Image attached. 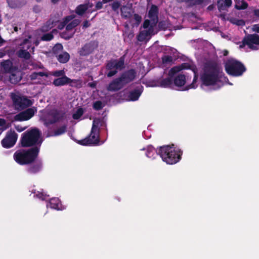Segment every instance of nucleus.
<instances>
[{
    "label": "nucleus",
    "instance_id": "16",
    "mask_svg": "<svg viewBox=\"0 0 259 259\" xmlns=\"http://www.w3.org/2000/svg\"><path fill=\"white\" fill-rule=\"evenodd\" d=\"M158 7L155 5H152L148 12V17L151 19V24L155 26L157 23L158 19Z\"/></svg>",
    "mask_w": 259,
    "mask_h": 259
},
{
    "label": "nucleus",
    "instance_id": "5",
    "mask_svg": "<svg viewBox=\"0 0 259 259\" xmlns=\"http://www.w3.org/2000/svg\"><path fill=\"white\" fill-rule=\"evenodd\" d=\"M66 117V112L61 109H52L46 111L40 117L41 120L43 122L44 125L49 127L57 122L64 120Z\"/></svg>",
    "mask_w": 259,
    "mask_h": 259
},
{
    "label": "nucleus",
    "instance_id": "7",
    "mask_svg": "<svg viewBox=\"0 0 259 259\" xmlns=\"http://www.w3.org/2000/svg\"><path fill=\"white\" fill-rule=\"evenodd\" d=\"M225 69L229 75L233 76H241L246 70L241 62L233 58L229 59L226 62Z\"/></svg>",
    "mask_w": 259,
    "mask_h": 259
},
{
    "label": "nucleus",
    "instance_id": "50",
    "mask_svg": "<svg viewBox=\"0 0 259 259\" xmlns=\"http://www.w3.org/2000/svg\"><path fill=\"white\" fill-rule=\"evenodd\" d=\"M74 16L73 15H69L65 17L63 19V27H64L66 25H67L70 21H71L74 19Z\"/></svg>",
    "mask_w": 259,
    "mask_h": 259
},
{
    "label": "nucleus",
    "instance_id": "9",
    "mask_svg": "<svg viewBox=\"0 0 259 259\" xmlns=\"http://www.w3.org/2000/svg\"><path fill=\"white\" fill-rule=\"evenodd\" d=\"M125 55L121 56L118 60L111 59L107 61L106 65V68L109 70L107 73L108 77H111L116 74L118 70H122L125 67Z\"/></svg>",
    "mask_w": 259,
    "mask_h": 259
},
{
    "label": "nucleus",
    "instance_id": "4",
    "mask_svg": "<svg viewBox=\"0 0 259 259\" xmlns=\"http://www.w3.org/2000/svg\"><path fill=\"white\" fill-rule=\"evenodd\" d=\"M158 153L167 164H174L181 159L183 151L181 149H175L172 147L165 145L159 148Z\"/></svg>",
    "mask_w": 259,
    "mask_h": 259
},
{
    "label": "nucleus",
    "instance_id": "45",
    "mask_svg": "<svg viewBox=\"0 0 259 259\" xmlns=\"http://www.w3.org/2000/svg\"><path fill=\"white\" fill-rule=\"evenodd\" d=\"M121 6V3L120 2L116 1L113 2V3L111 4V6L112 8V10L114 12H118V10L119 8V7Z\"/></svg>",
    "mask_w": 259,
    "mask_h": 259
},
{
    "label": "nucleus",
    "instance_id": "44",
    "mask_svg": "<svg viewBox=\"0 0 259 259\" xmlns=\"http://www.w3.org/2000/svg\"><path fill=\"white\" fill-rule=\"evenodd\" d=\"M133 20L135 22L134 25L138 26L142 21V17L138 14L134 15Z\"/></svg>",
    "mask_w": 259,
    "mask_h": 259
},
{
    "label": "nucleus",
    "instance_id": "28",
    "mask_svg": "<svg viewBox=\"0 0 259 259\" xmlns=\"http://www.w3.org/2000/svg\"><path fill=\"white\" fill-rule=\"evenodd\" d=\"M158 155V150H156L153 146H148L147 149L146 155L150 158L154 159L155 156Z\"/></svg>",
    "mask_w": 259,
    "mask_h": 259
},
{
    "label": "nucleus",
    "instance_id": "40",
    "mask_svg": "<svg viewBox=\"0 0 259 259\" xmlns=\"http://www.w3.org/2000/svg\"><path fill=\"white\" fill-rule=\"evenodd\" d=\"M104 107L102 102L101 101H97L93 103V108L97 111L101 110Z\"/></svg>",
    "mask_w": 259,
    "mask_h": 259
},
{
    "label": "nucleus",
    "instance_id": "6",
    "mask_svg": "<svg viewBox=\"0 0 259 259\" xmlns=\"http://www.w3.org/2000/svg\"><path fill=\"white\" fill-rule=\"evenodd\" d=\"M100 119L94 120L90 135L85 138L79 140L78 143L83 146H97L100 144Z\"/></svg>",
    "mask_w": 259,
    "mask_h": 259
},
{
    "label": "nucleus",
    "instance_id": "25",
    "mask_svg": "<svg viewBox=\"0 0 259 259\" xmlns=\"http://www.w3.org/2000/svg\"><path fill=\"white\" fill-rule=\"evenodd\" d=\"M142 93V91L140 89H135L129 93L128 98L130 100L135 101L138 100Z\"/></svg>",
    "mask_w": 259,
    "mask_h": 259
},
{
    "label": "nucleus",
    "instance_id": "20",
    "mask_svg": "<svg viewBox=\"0 0 259 259\" xmlns=\"http://www.w3.org/2000/svg\"><path fill=\"white\" fill-rule=\"evenodd\" d=\"M69 77L66 75L55 79L53 81V84L56 87L63 86L68 83Z\"/></svg>",
    "mask_w": 259,
    "mask_h": 259
},
{
    "label": "nucleus",
    "instance_id": "37",
    "mask_svg": "<svg viewBox=\"0 0 259 259\" xmlns=\"http://www.w3.org/2000/svg\"><path fill=\"white\" fill-rule=\"evenodd\" d=\"M56 29H53L52 32L47 33L42 35L41 37V40L43 41H50L54 38V35L52 33L53 31H56Z\"/></svg>",
    "mask_w": 259,
    "mask_h": 259
},
{
    "label": "nucleus",
    "instance_id": "42",
    "mask_svg": "<svg viewBox=\"0 0 259 259\" xmlns=\"http://www.w3.org/2000/svg\"><path fill=\"white\" fill-rule=\"evenodd\" d=\"M51 74L54 76L60 77L65 75L64 70H56L51 73Z\"/></svg>",
    "mask_w": 259,
    "mask_h": 259
},
{
    "label": "nucleus",
    "instance_id": "30",
    "mask_svg": "<svg viewBox=\"0 0 259 259\" xmlns=\"http://www.w3.org/2000/svg\"><path fill=\"white\" fill-rule=\"evenodd\" d=\"M50 206L52 208L59 210L61 206L60 200L58 198H53L49 201Z\"/></svg>",
    "mask_w": 259,
    "mask_h": 259
},
{
    "label": "nucleus",
    "instance_id": "33",
    "mask_svg": "<svg viewBox=\"0 0 259 259\" xmlns=\"http://www.w3.org/2000/svg\"><path fill=\"white\" fill-rule=\"evenodd\" d=\"M80 23V21L79 19H73L69 23L66 25V30L69 31L72 30L74 28L78 26Z\"/></svg>",
    "mask_w": 259,
    "mask_h": 259
},
{
    "label": "nucleus",
    "instance_id": "29",
    "mask_svg": "<svg viewBox=\"0 0 259 259\" xmlns=\"http://www.w3.org/2000/svg\"><path fill=\"white\" fill-rule=\"evenodd\" d=\"M67 131V125L64 124L59 127L57 129L54 130L51 134V136H58L64 134Z\"/></svg>",
    "mask_w": 259,
    "mask_h": 259
},
{
    "label": "nucleus",
    "instance_id": "57",
    "mask_svg": "<svg viewBox=\"0 0 259 259\" xmlns=\"http://www.w3.org/2000/svg\"><path fill=\"white\" fill-rule=\"evenodd\" d=\"M37 72H34L32 73L30 75V78L31 80H35L38 78Z\"/></svg>",
    "mask_w": 259,
    "mask_h": 259
},
{
    "label": "nucleus",
    "instance_id": "58",
    "mask_svg": "<svg viewBox=\"0 0 259 259\" xmlns=\"http://www.w3.org/2000/svg\"><path fill=\"white\" fill-rule=\"evenodd\" d=\"M103 2H97L96 5V6H95L96 10H100V9H102L103 7Z\"/></svg>",
    "mask_w": 259,
    "mask_h": 259
},
{
    "label": "nucleus",
    "instance_id": "62",
    "mask_svg": "<svg viewBox=\"0 0 259 259\" xmlns=\"http://www.w3.org/2000/svg\"><path fill=\"white\" fill-rule=\"evenodd\" d=\"M37 74L38 76H41V77L46 76V77H48V73H46V72H37Z\"/></svg>",
    "mask_w": 259,
    "mask_h": 259
},
{
    "label": "nucleus",
    "instance_id": "51",
    "mask_svg": "<svg viewBox=\"0 0 259 259\" xmlns=\"http://www.w3.org/2000/svg\"><path fill=\"white\" fill-rule=\"evenodd\" d=\"M20 80V78L16 77V75L12 74L10 76V81L12 83L16 84Z\"/></svg>",
    "mask_w": 259,
    "mask_h": 259
},
{
    "label": "nucleus",
    "instance_id": "59",
    "mask_svg": "<svg viewBox=\"0 0 259 259\" xmlns=\"http://www.w3.org/2000/svg\"><path fill=\"white\" fill-rule=\"evenodd\" d=\"M15 128L18 132H21L26 129V127H23L21 125H18L15 126Z\"/></svg>",
    "mask_w": 259,
    "mask_h": 259
},
{
    "label": "nucleus",
    "instance_id": "2",
    "mask_svg": "<svg viewBox=\"0 0 259 259\" xmlns=\"http://www.w3.org/2000/svg\"><path fill=\"white\" fill-rule=\"evenodd\" d=\"M42 143L41 133L37 128L28 130L24 132L20 141L22 147H38L39 151Z\"/></svg>",
    "mask_w": 259,
    "mask_h": 259
},
{
    "label": "nucleus",
    "instance_id": "23",
    "mask_svg": "<svg viewBox=\"0 0 259 259\" xmlns=\"http://www.w3.org/2000/svg\"><path fill=\"white\" fill-rule=\"evenodd\" d=\"M192 71L194 74L193 81L190 84H189L187 86H186L185 87V89L183 90L186 91V90H188L190 89H195L197 87V85L196 84V83L198 80V74L197 73V68H196V66H195V67H194L192 69Z\"/></svg>",
    "mask_w": 259,
    "mask_h": 259
},
{
    "label": "nucleus",
    "instance_id": "22",
    "mask_svg": "<svg viewBox=\"0 0 259 259\" xmlns=\"http://www.w3.org/2000/svg\"><path fill=\"white\" fill-rule=\"evenodd\" d=\"M175 86L182 87L186 83V77L184 74H179L174 78V83Z\"/></svg>",
    "mask_w": 259,
    "mask_h": 259
},
{
    "label": "nucleus",
    "instance_id": "12",
    "mask_svg": "<svg viewBox=\"0 0 259 259\" xmlns=\"http://www.w3.org/2000/svg\"><path fill=\"white\" fill-rule=\"evenodd\" d=\"M36 112V109L34 107L28 108L16 115L14 119L19 121L28 120L34 116Z\"/></svg>",
    "mask_w": 259,
    "mask_h": 259
},
{
    "label": "nucleus",
    "instance_id": "24",
    "mask_svg": "<svg viewBox=\"0 0 259 259\" xmlns=\"http://www.w3.org/2000/svg\"><path fill=\"white\" fill-rule=\"evenodd\" d=\"M174 83V78L168 76L162 79L159 82L160 86L162 88H171Z\"/></svg>",
    "mask_w": 259,
    "mask_h": 259
},
{
    "label": "nucleus",
    "instance_id": "11",
    "mask_svg": "<svg viewBox=\"0 0 259 259\" xmlns=\"http://www.w3.org/2000/svg\"><path fill=\"white\" fill-rule=\"evenodd\" d=\"M98 47V42L96 41H90L86 43L78 51L80 56H87L92 54Z\"/></svg>",
    "mask_w": 259,
    "mask_h": 259
},
{
    "label": "nucleus",
    "instance_id": "36",
    "mask_svg": "<svg viewBox=\"0 0 259 259\" xmlns=\"http://www.w3.org/2000/svg\"><path fill=\"white\" fill-rule=\"evenodd\" d=\"M181 71V69L179 65L172 67L168 71V75L174 78L175 75Z\"/></svg>",
    "mask_w": 259,
    "mask_h": 259
},
{
    "label": "nucleus",
    "instance_id": "31",
    "mask_svg": "<svg viewBox=\"0 0 259 259\" xmlns=\"http://www.w3.org/2000/svg\"><path fill=\"white\" fill-rule=\"evenodd\" d=\"M70 59V55L67 52L59 54L57 57L58 61L61 63H67Z\"/></svg>",
    "mask_w": 259,
    "mask_h": 259
},
{
    "label": "nucleus",
    "instance_id": "34",
    "mask_svg": "<svg viewBox=\"0 0 259 259\" xmlns=\"http://www.w3.org/2000/svg\"><path fill=\"white\" fill-rule=\"evenodd\" d=\"M88 10V7L86 5L81 4L77 6L75 9V13L79 16H82Z\"/></svg>",
    "mask_w": 259,
    "mask_h": 259
},
{
    "label": "nucleus",
    "instance_id": "55",
    "mask_svg": "<svg viewBox=\"0 0 259 259\" xmlns=\"http://www.w3.org/2000/svg\"><path fill=\"white\" fill-rule=\"evenodd\" d=\"M150 25H151L150 21L148 19L145 20V21H144V23L143 24V28H147L149 27V26L150 27Z\"/></svg>",
    "mask_w": 259,
    "mask_h": 259
},
{
    "label": "nucleus",
    "instance_id": "60",
    "mask_svg": "<svg viewBox=\"0 0 259 259\" xmlns=\"http://www.w3.org/2000/svg\"><path fill=\"white\" fill-rule=\"evenodd\" d=\"M252 30L257 33H259V23L253 25Z\"/></svg>",
    "mask_w": 259,
    "mask_h": 259
},
{
    "label": "nucleus",
    "instance_id": "39",
    "mask_svg": "<svg viewBox=\"0 0 259 259\" xmlns=\"http://www.w3.org/2000/svg\"><path fill=\"white\" fill-rule=\"evenodd\" d=\"M158 27L160 30H165L168 28V24L165 21H160L158 24Z\"/></svg>",
    "mask_w": 259,
    "mask_h": 259
},
{
    "label": "nucleus",
    "instance_id": "14",
    "mask_svg": "<svg viewBox=\"0 0 259 259\" xmlns=\"http://www.w3.org/2000/svg\"><path fill=\"white\" fill-rule=\"evenodd\" d=\"M246 42V45L248 48L253 50H256L258 49L257 47L254 46L253 45H259V36L256 34H248L244 37Z\"/></svg>",
    "mask_w": 259,
    "mask_h": 259
},
{
    "label": "nucleus",
    "instance_id": "49",
    "mask_svg": "<svg viewBox=\"0 0 259 259\" xmlns=\"http://www.w3.org/2000/svg\"><path fill=\"white\" fill-rule=\"evenodd\" d=\"M231 22L237 26H244L245 24V21L242 19H234L231 21Z\"/></svg>",
    "mask_w": 259,
    "mask_h": 259
},
{
    "label": "nucleus",
    "instance_id": "18",
    "mask_svg": "<svg viewBox=\"0 0 259 259\" xmlns=\"http://www.w3.org/2000/svg\"><path fill=\"white\" fill-rule=\"evenodd\" d=\"M27 168V171L31 174H35L39 172L42 168V163L40 160L34 161Z\"/></svg>",
    "mask_w": 259,
    "mask_h": 259
},
{
    "label": "nucleus",
    "instance_id": "38",
    "mask_svg": "<svg viewBox=\"0 0 259 259\" xmlns=\"http://www.w3.org/2000/svg\"><path fill=\"white\" fill-rule=\"evenodd\" d=\"M248 5L247 2L244 1H242L241 3H238L236 4L235 6V8L238 10H245L248 7Z\"/></svg>",
    "mask_w": 259,
    "mask_h": 259
},
{
    "label": "nucleus",
    "instance_id": "52",
    "mask_svg": "<svg viewBox=\"0 0 259 259\" xmlns=\"http://www.w3.org/2000/svg\"><path fill=\"white\" fill-rule=\"evenodd\" d=\"M69 80H68V84H69L70 87H75V88H77L78 87V80H77V79H72L70 78H69Z\"/></svg>",
    "mask_w": 259,
    "mask_h": 259
},
{
    "label": "nucleus",
    "instance_id": "47",
    "mask_svg": "<svg viewBox=\"0 0 259 259\" xmlns=\"http://www.w3.org/2000/svg\"><path fill=\"white\" fill-rule=\"evenodd\" d=\"M218 10L221 12L225 10L227 7L223 0H218L217 3Z\"/></svg>",
    "mask_w": 259,
    "mask_h": 259
},
{
    "label": "nucleus",
    "instance_id": "43",
    "mask_svg": "<svg viewBox=\"0 0 259 259\" xmlns=\"http://www.w3.org/2000/svg\"><path fill=\"white\" fill-rule=\"evenodd\" d=\"M83 113V111L82 108H78L76 112L73 114L72 117L74 119H78L82 115Z\"/></svg>",
    "mask_w": 259,
    "mask_h": 259
},
{
    "label": "nucleus",
    "instance_id": "26",
    "mask_svg": "<svg viewBox=\"0 0 259 259\" xmlns=\"http://www.w3.org/2000/svg\"><path fill=\"white\" fill-rule=\"evenodd\" d=\"M121 16L122 18L127 19L132 17V13L130 9L126 6H122L120 8Z\"/></svg>",
    "mask_w": 259,
    "mask_h": 259
},
{
    "label": "nucleus",
    "instance_id": "10",
    "mask_svg": "<svg viewBox=\"0 0 259 259\" xmlns=\"http://www.w3.org/2000/svg\"><path fill=\"white\" fill-rule=\"evenodd\" d=\"M17 139V134L14 130L11 129L7 133L6 136L2 140V146L6 149L11 148L15 145Z\"/></svg>",
    "mask_w": 259,
    "mask_h": 259
},
{
    "label": "nucleus",
    "instance_id": "53",
    "mask_svg": "<svg viewBox=\"0 0 259 259\" xmlns=\"http://www.w3.org/2000/svg\"><path fill=\"white\" fill-rule=\"evenodd\" d=\"M179 66L180 67V68L181 69V70H182L183 69H190L192 70V69L194 67H193V68H192V66L188 63H182L181 65H180Z\"/></svg>",
    "mask_w": 259,
    "mask_h": 259
},
{
    "label": "nucleus",
    "instance_id": "61",
    "mask_svg": "<svg viewBox=\"0 0 259 259\" xmlns=\"http://www.w3.org/2000/svg\"><path fill=\"white\" fill-rule=\"evenodd\" d=\"M224 3L227 8L230 7L232 5V0H225Z\"/></svg>",
    "mask_w": 259,
    "mask_h": 259
},
{
    "label": "nucleus",
    "instance_id": "32",
    "mask_svg": "<svg viewBox=\"0 0 259 259\" xmlns=\"http://www.w3.org/2000/svg\"><path fill=\"white\" fill-rule=\"evenodd\" d=\"M17 55L19 58L29 60L31 57L30 54L25 50L20 49L17 53Z\"/></svg>",
    "mask_w": 259,
    "mask_h": 259
},
{
    "label": "nucleus",
    "instance_id": "3",
    "mask_svg": "<svg viewBox=\"0 0 259 259\" xmlns=\"http://www.w3.org/2000/svg\"><path fill=\"white\" fill-rule=\"evenodd\" d=\"M39 154L38 147H32L28 149H20L14 154L15 161L20 165H27L33 162Z\"/></svg>",
    "mask_w": 259,
    "mask_h": 259
},
{
    "label": "nucleus",
    "instance_id": "27",
    "mask_svg": "<svg viewBox=\"0 0 259 259\" xmlns=\"http://www.w3.org/2000/svg\"><path fill=\"white\" fill-rule=\"evenodd\" d=\"M178 3H185L189 7H193L202 4L204 0H177Z\"/></svg>",
    "mask_w": 259,
    "mask_h": 259
},
{
    "label": "nucleus",
    "instance_id": "46",
    "mask_svg": "<svg viewBox=\"0 0 259 259\" xmlns=\"http://www.w3.org/2000/svg\"><path fill=\"white\" fill-rule=\"evenodd\" d=\"M74 34V32L73 33H69L66 31L63 32L61 34V37L66 40H68L73 36Z\"/></svg>",
    "mask_w": 259,
    "mask_h": 259
},
{
    "label": "nucleus",
    "instance_id": "54",
    "mask_svg": "<svg viewBox=\"0 0 259 259\" xmlns=\"http://www.w3.org/2000/svg\"><path fill=\"white\" fill-rule=\"evenodd\" d=\"M35 196L39 199H41L42 200H45L46 197V195L39 191L37 192V193L35 194Z\"/></svg>",
    "mask_w": 259,
    "mask_h": 259
},
{
    "label": "nucleus",
    "instance_id": "56",
    "mask_svg": "<svg viewBox=\"0 0 259 259\" xmlns=\"http://www.w3.org/2000/svg\"><path fill=\"white\" fill-rule=\"evenodd\" d=\"M41 10V8L40 6L38 5H35L33 8V11L34 12L36 13H39Z\"/></svg>",
    "mask_w": 259,
    "mask_h": 259
},
{
    "label": "nucleus",
    "instance_id": "64",
    "mask_svg": "<svg viewBox=\"0 0 259 259\" xmlns=\"http://www.w3.org/2000/svg\"><path fill=\"white\" fill-rule=\"evenodd\" d=\"M6 124V121L4 118H0V126H3Z\"/></svg>",
    "mask_w": 259,
    "mask_h": 259
},
{
    "label": "nucleus",
    "instance_id": "48",
    "mask_svg": "<svg viewBox=\"0 0 259 259\" xmlns=\"http://www.w3.org/2000/svg\"><path fill=\"white\" fill-rule=\"evenodd\" d=\"M63 46L61 44H56L53 48V52L54 54H57L61 52L63 50Z\"/></svg>",
    "mask_w": 259,
    "mask_h": 259
},
{
    "label": "nucleus",
    "instance_id": "19",
    "mask_svg": "<svg viewBox=\"0 0 259 259\" xmlns=\"http://www.w3.org/2000/svg\"><path fill=\"white\" fill-rule=\"evenodd\" d=\"M154 26H155L151 24L148 30L141 31L138 35V40L140 41H144L146 39V37L150 36L153 32Z\"/></svg>",
    "mask_w": 259,
    "mask_h": 259
},
{
    "label": "nucleus",
    "instance_id": "35",
    "mask_svg": "<svg viewBox=\"0 0 259 259\" xmlns=\"http://www.w3.org/2000/svg\"><path fill=\"white\" fill-rule=\"evenodd\" d=\"M54 21L51 19H49L42 26L41 30L42 31H48L54 27Z\"/></svg>",
    "mask_w": 259,
    "mask_h": 259
},
{
    "label": "nucleus",
    "instance_id": "17",
    "mask_svg": "<svg viewBox=\"0 0 259 259\" xmlns=\"http://www.w3.org/2000/svg\"><path fill=\"white\" fill-rule=\"evenodd\" d=\"M1 66L3 71L5 73H12L15 70L13 62L9 59L3 60L1 62Z\"/></svg>",
    "mask_w": 259,
    "mask_h": 259
},
{
    "label": "nucleus",
    "instance_id": "8",
    "mask_svg": "<svg viewBox=\"0 0 259 259\" xmlns=\"http://www.w3.org/2000/svg\"><path fill=\"white\" fill-rule=\"evenodd\" d=\"M10 97L12 100L13 107L18 111L23 110L33 104V102L31 100L19 93H11Z\"/></svg>",
    "mask_w": 259,
    "mask_h": 259
},
{
    "label": "nucleus",
    "instance_id": "63",
    "mask_svg": "<svg viewBox=\"0 0 259 259\" xmlns=\"http://www.w3.org/2000/svg\"><path fill=\"white\" fill-rule=\"evenodd\" d=\"M84 5H86V6L88 7V9L89 8H92L93 6V4L92 3H90L89 0L86 1V3L84 4Z\"/></svg>",
    "mask_w": 259,
    "mask_h": 259
},
{
    "label": "nucleus",
    "instance_id": "41",
    "mask_svg": "<svg viewBox=\"0 0 259 259\" xmlns=\"http://www.w3.org/2000/svg\"><path fill=\"white\" fill-rule=\"evenodd\" d=\"M161 60L163 64H169L172 62L173 58L171 56L165 55L162 57Z\"/></svg>",
    "mask_w": 259,
    "mask_h": 259
},
{
    "label": "nucleus",
    "instance_id": "21",
    "mask_svg": "<svg viewBox=\"0 0 259 259\" xmlns=\"http://www.w3.org/2000/svg\"><path fill=\"white\" fill-rule=\"evenodd\" d=\"M9 7L15 9L20 8L26 4V0H7Z\"/></svg>",
    "mask_w": 259,
    "mask_h": 259
},
{
    "label": "nucleus",
    "instance_id": "15",
    "mask_svg": "<svg viewBox=\"0 0 259 259\" xmlns=\"http://www.w3.org/2000/svg\"><path fill=\"white\" fill-rule=\"evenodd\" d=\"M125 85L120 77L112 80L107 87V90L110 92H117L121 90Z\"/></svg>",
    "mask_w": 259,
    "mask_h": 259
},
{
    "label": "nucleus",
    "instance_id": "1",
    "mask_svg": "<svg viewBox=\"0 0 259 259\" xmlns=\"http://www.w3.org/2000/svg\"><path fill=\"white\" fill-rule=\"evenodd\" d=\"M223 73L219 65L215 62L205 64L203 73L200 76L202 83L205 86L213 85L220 81Z\"/></svg>",
    "mask_w": 259,
    "mask_h": 259
},
{
    "label": "nucleus",
    "instance_id": "13",
    "mask_svg": "<svg viewBox=\"0 0 259 259\" xmlns=\"http://www.w3.org/2000/svg\"><path fill=\"white\" fill-rule=\"evenodd\" d=\"M137 76V72L134 69H130L122 72L119 76L124 85L134 81Z\"/></svg>",
    "mask_w": 259,
    "mask_h": 259
}]
</instances>
